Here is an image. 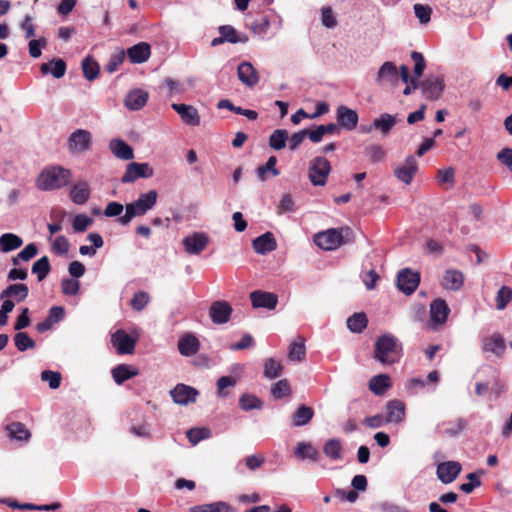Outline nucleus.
Returning <instances> with one entry per match:
<instances>
[{
    "label": "nucleus",
    "mask_w": 512,
    "mask_h": 512,
    "mask_svg": "<svg viewBox=\"0 0 512 512\" xmlns=\"http://www.w3.org/2000/svg\"><path fill=\"white\" fill-rule=\"evenodd\" d=\"M402 343L391 333L379 336L374 344L373 357L384 365L399 362L402 357Z\"/></svg>",
    "instance_id": "1"
},
{
    "label": "nucleus",
    "mask_w": 512,
    "mask_h": 512,
    "mask_svg": "<svg viewBox=\"0 0 512 512\" xmlns=\"http://www.w3.org/2000/svg\"><path fill=\"white\" fill-rule=\"evenodd\" d=\"M71 177L68 169L61 166H49L42 170L37 178V185L43 190H57L65 186Z\"/></svg>",
    "instance_id": "2"
},
{
    "label": "nucleus",
    "mask_w": 512,
    "mask_h": 512,
    "mask_svg": "<svg viewBox=\"0 0 512 512\" xmlns=\"http://www.w3.org/2000/svg\"><path fill=\"white\" fill-rule=\"evenodd\" d=\"M352 235L349 227L340 229L331 228L323 232H319L314 237L315 244L324 250H335L342 244L346 243L345 237Z\"/></svg>",
    "instance_id": "3"
},
{
    "label": "nucleus",
    "mask_w": 512,
    "mask_h": 512,
    "mask_svg": "<svg viewBox=\"0 0 512 512\" xmlns=\"http://www.w3.org/2000/svg\"><path fill=\"white\" fill-rule=\"evenodd\" d=\"M157 195L158 194H142L138 200L127 204L125 214L118 219L119 223L126 226L134 217L144 215L155 206Z\"/></svg>",
    "instance_id": "4"
},
{
    "label": "nucleus",
    "mask_w": 512,
    "mask_h": 512,
    "mask_svg": "<svg viewBox=\"0 0 512 512\" xmlns=\"http://www.w3.org/2000/svg\"><path fill=\"white\" fill-rule=\"evenodd\" d=\"M330 170V162L324 157H317L310 165L309 178L314 185L322 186L326 183Z\"/></svg>",
    "instance_id": "5"
},
{
    "label": "nucleus",
    "mask_w": 512,
    "mask_h": 512,
    "mask_svg": "<svg viewBox=\"0 0 512 512\" xmlns=\"http://www.w3.org/2000/svg\"><path fill=\"white\" fill-rule=\"evenodd\" d=\"M420 283V273L404 268L398 272L397 287L406 295H411L418 288Z\"/></svg>",
    "instance_id": "6"
},
{
    "label": "nucleus",
    "mask_w": 512,
    "mask_h": 512,
    "mask_svg": "<svg viewBox=\"0 0 512 512\" xmlns=\"http://www.w3.org/2000/svg\"><path fill=\"white\" fill-rule=\"evenodd\" d=\"M420 89L425 98L436 100L444 90V80L440 76L429 75L424 81L420 82Z\"/></svg>",
    "instance_id": "7"
},
{
    "label": "nucleus",
    "mask_w": 512,
    "mask_h": 512,
    "mask_svg": "<svg viewBox=\"0 0 512 512\" xmlns=\"http://www.w3.org/2000/svg\"><path fill=\"white\" fill-rule=\"evenodd\" d=\"M208 243L209 237L203 232H194L182 241L185 251L191 255H199L206 249Z\"/></svg>",
    "instance_id": "8"
},
{
    "label": "nucleus",
    "mask_w": 512,
    "mask_h": 512,
    "mask_svg": "<svg viewBox=\"0 0 512 512\" xmlns=\"http://www.w3.org/2000/svg\"><path fill=\"white\" fill-rule=\"evenodd\" d=\"M111 343L114 347H116L118 354H132L135 349L136 339H134L124 330L119 329L112 334Z\"/></svg>",
    "instance_id": "9"
},
{
    "label": "nucleus",
    "mask_w": 512,
    "mask_h": 512,
    "mask_svg": "<svg viewBox=\"0 0 512 512\" xmlns=\"http://www.w3.org/2000/svg\"><path fill=\"white\" fill-rule=\"evenodd\" d=\"M462 466L457 461H445L437 465L436 474L443 484L452 483L460 474Z\"/></svg>",
    "instance_id": "10"
},
{
    "label": "nucleus",
    "mask_w": 512,
    "mask_h": 512,
    "mask_svg": "<svg viewBox=\"0 0 512 512\" xmlns=\"http://www.w3.org/2000/svg\"><path fill=\"white\" fill-rule=\"evenodd\" d=\"M91 133L84 129L74 131L69 137V150L72 153H83L89 150L91 145Z\"/></svg>",
    "instance_id": "11"
},
{
    "label": "nucleus",
    "mask_w": 512,
    "mask_h": 512,
    "mask_svg": "<svg viewBox=\"0 0 512 512\" xmlns=\"http://www.w3.org/2000/svg\"><path fill=\"white\" fill-rule=\"evenodd\" d=\"M198 394L199 392L195 388L185 384H177L174 389L170 391L173 401L180 405L194 403Z\"/></svg>",
    "instance_id": "12"
},
{
    "label": "nucleus",
    "mask_w": 512,
    "mask_h": 512,
    "mask_svg": "<svg viewBox=\"0 0 512 512\" xmlns=\"http://www.w3.org/2000/svg\"><path fill=\"white\" fill-rule=\"evenodd\" d=\"M250 300L253 308H266L273 310L278 304L276 294L262 290H255L250 293Z\"/></svg>",
    "instance_id": "13"
},
{
    "label": "nucleus",
    "mask_w": 512,
    "mask_h": 512,
    "mask_svg": "<svg viewBox=\"0 0 512 512\" xmlns=\"http://www.w3.org/2000/svg\"><path fill=\"white\" fill-rule=\"evenodd\" d=\"M232 307L226 301H215L209 309V316L215 324H225L230 320Z\"/></svg>",
    "instance_id": "14"
},
{
    "label": "nucleus",
    "mask_w": 512,
    "mask_h": 512,
    "mask_svg": "<svg viewBox=\"0 0 512 512\" xmlns=\"http://www.w3.org/2000/svg\"><path fill=\"white\" fill-rule=\"evenodd\" d=\"M153 175V169L147 163L132 162L128 164L126 172L122 176V182L130 183L138 178H147Z\"/></svg>",
    "instance_id": "15"
},
{
    "label": "nucleus",
    "mask_w": 512,
    "mask_h": 512,
    "mask_svg": "<svg viewBox=\"0 0 512 512\" xmlns=\"http://www.w3.org/2000/svg\"><path fill=\"white\" fill-rule=\"evenodd\" d=\"M481 348L484 353L491 352L500 357L506 350L505 339L501 334L494 333L483 338Z\"/></svg>",
    "instance_id": "16"
},
{
    "label": "nucleus",
    "mask_w": 512,
    "mask_h": 512,
    "mask_svg": "<svg viewBox=\"0 0 512 512\" xmlns=\"http://www.w3.org/2000/svg\"><path fill=\"white\" fill-rule=\"evenodd\" d=\"M237 75L241 83L249 88L254 87L259 82L258 72L250 62L240 63L237 68Z\"/></svg>",
    "instance_id": "17"
},
{
    "label": "nucleus",
    "mask_w": 512,
    "mask_h": 512,
    "mask_svg": "<svg viewBox=\"0 0 512 512\" xmlns=\"http://www.w3.org/2000/svg\"><path fill=\"white\" fill-rule=\"evenodd\" d=\"M171 107L179 114L185 124L190 126H198L200 124V115L195 107L177 103H173Z\"/></svg>",
    "instance_id": "18"
},
{
    "label": "nucleus",
    "mask_w": 512,
    "mask_h": 512,
    "mask_svg": "<svg viewBox=\"0 0 512 512\" xmlns=\"http://www.w3.org/2000/svg\"><path fill=\"white\" fill-rule=\"evenodd\" d=\"M125 54L131 63L141 64L150 58L151 47L147 42H139L128 48Z\"/></svg>",
    "instance_id": "19"
},
{
    "label": "nucleus",
    "mask_w": 512,
    "mask_h": 512,
    "mask_svg": "<svg viewBox=\"0 0 512 512\" xmlns=\"http://www.w3.org/2000/svg\"><path fill=\"white\" fill-rule=\"evenodd\" d=\"M178 351L182 356L190 357L200 349V341L192 333H185L178 341Z\"/></svg>",
    "instance_id": "20"
},
{
    "label": "nucleus",
    "mask_w": 512,
    "mask_h": 512,
    "mask_svg": "<svg viewBox=\"0 0 512 512\" xmlns=\"http://www.w3.org/2000/svg\"><path fill=\"white\" fill-rule=\"evenodd\" d=\"M417 161L413 156H408L404 163L394 170V174L398 180L405 184L411 183L413 176L417 171Z\"/></svg>",
    "instance_id": "21"
},
{
    "label": "nucleus",
    "mask_w": 512,
    "mask_h": 512,
    "mask_svg": "<svg viewBox=\"0 0 512 512\" xmlns=\"http://www.w3.org/2000/svg\"><path fill=\"white\" fill-rule=\"evenodd\" d=\"M398 77L399 73L394 63L387 61L379 68L376 76V83L379 85H395L398 81Z\"/></svg>",
    "instance_id": "22"
},
{
    "label": "nucleus",
    "mask_w": 512,
    "mask_h": 512,
    "mask_svg": "<svg viewBox=\"0 0 512 512\" xmlns=\"http://www.w3.org/2000/svg\"><path fill=\"white\" fill-rule=\"evenodd\" d=\"M358 114L344 105L337 108V122L340 127L346 130H353L358 124Z\"/></svg>",
    "instance_id": "23"
},
{
    "label": "nucleus",
    "mask_w": 512,
    "mask_h": 512,
    "mask_svg": "<svg viewBox=\"0 0 512 512\" xmlns=\"http://www.w3.org/2000/svg\"><path fill=\"white\" fill-rule=\"evenodd\" d=\"M252 247L256 253L265 255L274 251L277 248V243L274 235L271 232H266L252 241Z\"/></svg>",
    "instance_id": "24"
},
{
    "label": "nucleus",
    "mask_w": 512,
    "mask_h": 512,
    "mask_svg": "<svg viewBox=\"0 0 512 512\" xmlns=\"http://www.w3.org/2000/svg\"><path fill=\"white\" fill-rule=\"evenodd\" d=\"M464 284L463 273L459 270L450 269L445 271L441 285L446 290L458 291Z\"/></svg>",
    "instance_id": "25"
},
{
    "label": "nucleus",
    "mask_w": 512,
    "mask_h": 512,
    "mask_svg": "<svg viewBox=\"0 0 512 512\" xmlns=\"http://www.w3.org/2000/svg\"><path fill=\"white\" fill-rule=\"evenodd\" d=\"M449 313L450 308L443 299L438 298L430 304V317L434 323H445Z\"/></svg>",
    "instance_id": "26"
},
{
    "label": "nucleus",
    "mask_w": 512,
    "mask_h": 512,
    "mask_svg": "<svg viewBox=\"0 0 512 512\" xmlns=\"http://www.w3.org/2000/svg\"><path fill=\"white\" fill-rule=\"evenodd\" d=\"M148 97V92L142 89H134L127 94L125 106L129 110H140L147 103Z\"/></svg>",
    "instance_id": "27"
},
{
    "label": "nucleus",
    "mask_w": 512,
    "mask_h": 512,
    "mask_svg": "<svg viewBox=\"0 0 512 512\" xmlns=\"http://www.w3.org/2000/svg\"><path fill=\"white\" fill-rule=\"evenodd\" d=\"M29 293L28 286L26 284L17 283L10 284L0 293V299L14 298L16 302L24 301Z\"/></svg>",
    "instance_id": "28"
},
{
    "label": "nucleus",
    "mask_w": 512,
    "mask_h": 512,
    "mask_svg": "<svg viewBox=\"0 0 512 512\" xmlns=\"http://www.w3.org/2000/svg\"><path fill=\"white\" fill-rule=\"evenodd\" d=\"M387 415L385 420L387 423H399L405 417V405L399 400H391L386 406Z\"/></svg>",
    "instance_id": "29"
},
{
    "label": "nucleus",
    "mask_w": 512,
    "mask_h": 512,
    "mask_svg": "<svg viewBox=\"0 0 512 512\" xmlns=\"http://www.w3.org/2000/svg\"><path fill=\"white\" fill-rule=\"evenodd\" d=\"M111 152L119 159L131 160L134 158V152L130 145L122 139H112L109 143Z\"/></svg>",
    "instance_id": "30"
},
{
    "label": "nucleus",
    "mask_w": 512,
    "mask_h": 512,
    "mask_svg": "<svg viewBox=\"0 0 512 512\" xmlns=\"http://www.w3.org/2000/svg\"><path fill=\"white\" fill-rule=\"evenodd\" d=\"M314 416V410L307 405H300L291 415L292 426L301 427L310 423Z\"/></svg>",
    "instance_id": "31"
},
{
    "label": "nucleus",
    "mask_w": 512,
    "mask_h": 512,
    "mask_svg": "<svg viewBox=\"0 0 512 512\" xmlns=\"http://www.w3.org/2000/svg\"><path fill=\"white\" fill-rule=\"evenodd\" d=\"M42 74L51 73L55 78H61L66 72V63L62 59H53L49 63L40 66Z\"/></svg>",
    "instance_id": "32"
},
{
    "label": "nucleus",
    "mask_w": 512,
    "mask_h": 512,
    "mask_svg": "<svg viewBox=\"0 0 512 512\" xmlns=\"http://www.w3.org/2000/svg\"><path fill=\"white\" fill-rule=\"evenodd\" d=\"M23 245V240L16 234L5 233L0 236V251L7 253L20 248Z\"/></svg>",
    "instance_id": "33"
},
{
    "label": "nucleus",
    "mask_w": 512,
    "mask_h": 512,
    "mask_svg": "<svg viewBox=\"0 0 512 512\" xmlns=\"http://www.w3.org/2000/svg\"><path fill=\"white\" fill-rule=\"evenodd\" d=\"M306 356L305 338L297 336V338L290 344L288 358L291 361H302Z\"/></svg>",
    "instance_id": "34"
},
{
    "label": "nucleus",
    "mask_w": 512,
    "mask_h": 512,
    "mask_svg": "<svg viewBox=\"0 0 512 512\" xmlns=\"http://www.w3.org/2000/svg\"><path fill=\"white\" fill-rule=\"evenodd\" d=\"M390 386V377L387 374L373 376L369 381V389L375 395H383Z\"/></svg>",
    "instance_id": "35"
},
{
    "label": "nucleus",
    "mask_w": 512,
    "mask_h": 512,
    "mask_svg": "<svg viewBox=\"0 0 512 512\" xmlns=\"http://www.w3.org/2000/svg\"><path fill=\"white\" fill-rule=\"evenodd\" d=\"M323 452L331 460H341L343 452L341 441L337 438L328 439L323 446Z\"/></svg>",
    "instance_id": "36"
},
{
    "label": "nucleus",
    "mask_w": 512,
    "mask_h": 512,
    "mask_svg": "<svg viewBox=\"0 0 512 512\" xmlns=\"http://www.w3.org/2000/svg\"><path fill=\"white\" fill-rule=\"evenodd\" d=\"M190 512H232L233 508L226 502L218 501L208 504L192 506Z\"/></svg>",
    "instance_id": "37"
},
{
    "label": "nucleus",
    "mask_w": 512,
    "mask_h": 512,
    "mask_svg": "<svg viewBox=\"0 0 512 512\" xmlns=\"http://www.w3.org/2000/svg\"><path fill=\"white\" fill-rule=\"evenodd\" d=\"M295 455L300 459H311L318 461L320 454L318 450L308 442H299L295 449Z\"/></svg>",
    "instance_id": "38"
},
{
    "label": "nucleus",
    "mask_w": 512,
    "mask_h": 512,
    "mask_svg": "<svg viewBox=\"0 0 512 512\" xmlns=\"http://www.w3.org/2000/svg\"><path fill=\"white\" fill-rule=\"evenodd\" d=\"M113 380L116 384L121 385L130 378L138 374L137 371L130 370V366L127 364H119L114 367L111 371Z\"/></svg>",
    "instance_id": "39"
},
{
    "label": "nucleus",
    "mask_w": 512,
    "mask_h": 512,
    "mask_svg": "<svg viewBox=\"0 0 512 512\" xmlns=\"http://www.w3.org/2000/svg\"><path fill=\"white\" fill-rule=\"evenodd\" d=\"M368 325V318L364 312L354 313L347 319V327L353 333H361Z\"/></svg>",
    "instance_id": "40"
},
{
    "label": "nucleus",
    "mask_w": 512,
    "mask_h": 512,
    "mask_svg": "<svg viewBox=\"0 0 512 512\" xmlns=\"http://www.w3.org/2000/svg\"><path fill=\"white\" fill-rule=\"evenodd\" d=\"M6 430L10 438L19 441H27L31 437V433L21 422H13L7 425Z\"/></svg>",
    "instance_id": "41"
},
{
    "label": "nucleus",
    "mask_w": 512,
    "mask_h": 512,
    "mask_svg": "<svg viewBox=\"0 0 512 512\" xmlns=\"http://www.w3.org/2000/svg\"><path fill=\"white\" fill-rule=\"evenodd\" d=\"M395 124L396 117L391 114L384 113L373 121L372 127L380 130L384 135H387Z\"/></svg>",
    "instance_id": "42"
},
{
    "label": "nucleus",
    "mask_w": 512,
    "mask_h": 512,
    "mask_svg": "<svg viewBox=\"0 0 512 512\" xmlns=\"http://www.w3.org/2000/svg\"><path fill=\"white\" fill-rule=\"evenodd\" d=\"M31 271L33 274L37 276V280L39 282L44 280L51 271L49 258L47 256H43L40 259H38L32 265Z\"/></svg>",
    "instance_id": "43"
},
{
    "label": "nucleus",
    "mask_w": 512,
    "mask_h": 512,
    "mask_svg": "<svg viewBox=\"0 0 512 512\" xmlns=\"http://www.w3.org/2000/svg\"><path fill=\"white\" fill-rule=\"evenodd\" d=\"M82 70L84 77L89 80L93 81L98 78L99 76V64L90 56H87L82 61Z\"/></svg>",
    "instance_id": "44"
},
{
    "label": "nucleus",
    "mask_w": 512,
    "mask_h": 512,
    "mask_svg": "<svg viewBox=\"0 0 512 512\" xmlns=\"http://www.w3.org/2000/svg\"><path fill=\"white\" fill-rule=\"evenodd\" d=\"M283 366L280 361L274 358H267L264 361V376L268 379H275L282 374Z\"/></svg>",
    "instance_id": "45"
},
{
    "label": "nucleus",
    "mask_w": 512,
    "mask_h": 512,
    "mask_svg": "<svg viewBox=\"0 0 512 512\" xmlns=\"http://www.w3.org/2000/svg\"><path fill=\"white\" fill-rule=\"evenodd\" d=\"M239 406L244 411L262 409L263 402L255 395L244 393L239 398Z\"/></svg>",
    "instance_id": "46"
},
{
    "label": "nucleus",
    "mask_w": 512,
    "mask_h": 512,
    "mask_svg": "<svg viewBox=\"0 0 512 512\" xmlns=\"http://www.w3.org/2000/svg\"><path fill=\"white\" fill-rule=\"evenodd\" d=\"M337 130V125L333 123L327 125H319L315 130L309 132L308 136L313 143H318L322 140L325 134H333Z\"/></svg>",
    "instance_id": "47"
},
{
    "label": "nucleus",
    "mask_w": 512,
    "mask_h": 512,
    "mask_svg": "<svg viewBox=\"0 0 512 512\" xmlns=\"http://www.w3.org/2000/svg\"><path fill=\"white\" fill-rule=\"evenodd\" d=\"M218 31L220 33V35H222V37L224 38V40L226 42H229V43H239V42H246L247 41V37L245 36H240L236 30L230 26V25H223V26H220L218 28Z\"/></svg>",
    "instance_id": "48"
},
{
    "label": "nucleus",
    "mask_w": 512,
    "mask_h": 512,
    "mask_svg": "<svg viewBox=\"0 0 512 512\" xmlns=\"http://www.w3.org/2000/svg\"><path fill=\"white\" fill-rule=\"evenodd\" d=\"M277 163V159L274 156H271L265 165L259 166L257 168L258 178L262 181L267 179L269 176H275L278 174L275 166Z\"/></svg>",
    "instance_id": "49"
},
{
    "label": "nucleus",
    "mask_w": 512,
    "mask_h": 512,
    "mask_svg": "<svg viewBox=\"0 0 512 512\" xmlns=\"http://www.w3.org/2000/svg\"><path fill=\"white\" fill-rule=\"evenodd\" d=\"M287 140L288 132L284 129H277L271 134L269 138V145L275 150H281L286 146Z\"/></svg>",
    "instance_id": "50"
},
{
    "label": "nucleus",
    "mask_w": 512,
    "mask_h": 512,
    "mask_svg": "<svg viewBox=\"0 0 512 512\" xmlns=\"http://www.w3.org/2000/svg\"><path fill=\"white\" fill-rule=\"evenodd\" d=\"M14 342L17 349L21 352L26 351L27 349H33L36 346L35 341L26 332L16 333L14 336Z\"/></svg>",
    "instance_id": "51"
},
{
    "label": "nucleus",
    "mask_w": 512,
    "mask_h": 512,
    "mask_svg": "<svg viewBox=\"0 0 512 512\" xmlns=\"http://www.w3.org/2000/svg\"><path fill=\"white\" fill-rule=\"evenodd\" d=\"M271 394L275 399H281L291 394V388L286 379L277 381L271 386Z\"/></svg>",
    "instance_id": "52"
},
{
    "label": "nucleus",
    "mask_w": 512,
    "mask_h": 512,
    "mask_svg": "<svg viewBox=\"0 0 512 512\" xmlns=\"http://www.w3.org/2000/svg\"><path fill=\"white\" fill-rule=\"evenodd\" d=\"M237 383L236 378L232 376H222L217 380V396L220 398H225L228 396V392L226 389L228 387H234Z\"/></svg>",
    "instance_id": "53"
},
{
    "label": "nucleus",
    "mask_w": 512,
    "mask_h": 512,
    "mask_svg": "<svg viewBox=\"0 0 512 512\" xmlns=\"http://www.w3.org/2000/svg\"><path fill=\"white\" fill-rule=\"evenodd\" d=\"M512 300V288L502 286L496 295V307L498 310H503L507 304Z\"/></svg>",
    "instance_id": "54"
},
{
    "label": "nucleus",
    "mask_w": 512,
    "mask_h": 512,
    "mask_svg": "<svg viewBox=\"0 0 512 512\" xmlns=\"http://www.w3.org/2000/svg\"><path fill=\"white\" fill-rule=\"evenodd\" d=\"M365 154L373 163L381 162L386 157V151L380 145L373 144L365 149Z\"/></svg>",
    "instance_id": "55"
},
{
    "label": "nucleus",
    "mask_w": 512,
    "mask_h": 512,
    "mask_svg": "<svg viewBox=\"0 0 512 512\" xmlns=\"http://www.w3.org/2000/svg\"><path fill=\"white\" fill-rule=\"evenodd\" d=\"M187 438L192 444H197L201 440L210 437V430L208 428H191L187 431Z\"/></svg>",
    "instance_id": "56"
},
{
    "label": "nucleus",
    "mask_w": 512,
    "mask_h": 512,
    "mask_svg": "<svg viewBox=\"0 0 512 512\" xmlns=\"http://www.w3.org/2000/svg\"><path fill=\"white\" fill-rule=\"evenodd\" d=\"M411 59L414 62L413 73L415 78H420L426 68V61L422 53L413 51L411 53Z\"/></svg>",
    "instance_id": "57"
},
{
    "label": "nucleus",
    "mask_w": 512,
    "mask_h": 512,
    "mask_svg": "<svg viewBox=\"0 0 512 512\" xmlns=\"http://www.w3.org/2000/svg\"><path fill=\"white\" fill-rule=\"evenodd\" d=\"M150 297L148 293L139 291L134 294L130 301V305L135 311H142L149 303Z\"/></svg>",
    "instance_id": "58"
},
{
    "label": "nucleus",
    "mask_w": 512,
    "mask_h": 512,
    "mask_svg": "<svg viewBox=\"0 0 512 512\" xmlns=\"http://www.w3.org/2000/svg\"><path fill=\"white\" fill-rule=\"evenodd\" d=\"M61 289L64 295L74 296L79 292L80 282L78 280L65 278L61 281Z\"/></svg>",
    "instance_id": "59"
},
{
    "label": "nucleus",
    "mask_w": 512,
    "mask_h": 512,
    "mask_svg": "<svg viewBox=\"0 0 512 512\" xmlns=\"http://www.w3.org/2000/svg\"><path fill=\"white\" fill-rule=\"evenodd\" d=\"M92 223V218L84 214H78L74 217L72 226L75 232H84Z\"/></svg>",
    "instance_id": "60"
},
{
    "label": "nucleus",
    "mask_w": 512,
    "mask_h": 512,
    "mask_svg": "<svg viewBox=\"0 0 512 512\" xmlns=\"http://www.w3.org/2000/svg\"><path fill=\"white\" fill-rule=\"evenodd\" d=\"M414 12L421 24H427L431 19L432 9L428 5L415 4Z\"/></svg>",
    "instance_id": "61"
},
{
    "label": "nucleus",
    "mask_w": 512,
    "mask_h": 512,
    "mask_svg": "<svg viewBox=\"0 0 512 512\" xmlns=\"http://www.w3.org/2000/svg\"><path fill=\"white\" fill-rule=\"evenodd\" d=\"M41 379L48 381L51 389H57L61 384V374L50 370H45L41 373Z\"/></svg>",
    "instance_id": "62"
},
{
    "label": "nucleus",
    "mask_w": 512,
    "mask_h": 512,
    "mask_svg": "<svg viewBox=\"0 0 512 512\" xmlns=\"http://www.w3.org/2000/svg\"><path fill=\"white\" fill-rule=\"evenodd\" d=\"M125 59V51L121 50L118 53L112 55L105 67L106 71L109 73L115 72L118 67L123 63Z\"/></svg>",
    "instance_id": "63"
},
{
    "label": "nucleus",
    "mask_w": 512,
    "mask_h": 512,
    "mask_svg": "<svg viewBox=\"0 0 512 512\" xmlns=\"http://www.w3.org/2000/svg\"><path fill=\"white\" fill-rule=\"evenodd\" d=\"M47 44L45 38L32 39L29 41L28 48L29 54L33 58H38L41 56V48H44Z\"/></svg>",
    "instance_id": "64"
}]
</instances>
